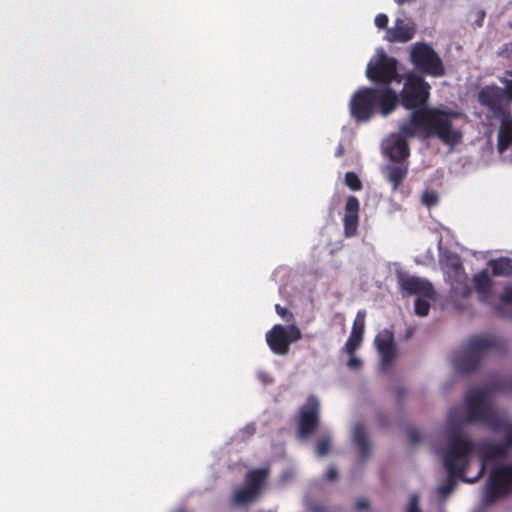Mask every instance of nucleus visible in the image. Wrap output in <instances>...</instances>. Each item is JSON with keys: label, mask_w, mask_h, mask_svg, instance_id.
<instances>
[{"label": "nucleus", "mask_w": 512, "mask_h": 512, "mask_svg": "<svg viewBox=\"0 0 512 512\" xmlns=\"http://www.w3.org/2000/svg\"><path fill=\"white\" fill-rule=\"evenodd\" d=\"M431 86L416 73H409L398 94V105L411 110L407 119L399 125V131L405 137L429 139L437 137L448 145H457L462 141V131L453 127V120L462 114L452 109L428 107Z\"/></svg>", "instance_id": "nucleus-1"}, {"label": "nucleus", "mask_w": 512, "mask_h": 512, "mask_svg": "<svg viewBox=\"0 0 512 512\" xmlns=\"http://www.w3.org/2000/svg\"><path fill=\"white\" fill-rule=\"evenodd\" d=\"M474 450L475 443L461 431L453 429L449 432L446 451L443 455L448 479L438 488L441 495L447 496L455 489L457 478L466 483H474L478 480L477 477L467 478L465 476Z\"/></svg>", "instance_id": "nucleus-2"}, {"label": "nucleus", "mask_w": 512, "mask_h": 512, "mask_svg": "<svg viewBox=\"0 0 512 512\" xmlns=\"http://www.w3.org/2000/svg\"><path fill=\"white\" fill-rule=\"evenodd\" d=\"M398 107V93L391 87H361L351 97L349 111L357 123L375 115L388 116Z\"/></svg>", "instance_id": "nucleus-3"}, {"label": "nucleus", "mask_w": 512, "mask_h": 512, "mask_svg": "<svg viewBox=\"0 0 512 512\" xmlns=\"http://www.w3.org/2000/svg\"><path fill=\"white\" fill-rule=\"evenodd\" d=\"M467 415L458 417L457 410L449 412L448 421L451 424H469L480 422L487 425L491 430L498 431L505 427V419L500 416L488 402V391L486 389H472L466 395Z\"/></svg>", "instance_id": "nucleus-4"}, {"label": "nucleus", "mask_w": 512, "mask_h": 512, "mask_svg": "<svg viewBox=\"0 0 512 512\" xmlns=\"http://www.w3.org/2000/svg\"><path fill=\"white\" fill-rule=\"evenodd\" d=\"M496 345V337L482 334L471 336L465 349L454 357L455 369L463 374L475 371Z\"/></svg>", "instance_id": "nucleus-5"}, {"label": "nucleus", "mask_w": 512, "mask_h": 512, "mask_svg": "<svg viewBox=\"0 0 512 512\" xmlns=\"http://www.w3.org/2000/svg\"><path fill=\"white\" fill-rule=\"evenodd\" d=\"M410 61L417 71L435 78L445 75V67L441 57L425 42H416L410 50Z\"/></svg>", "instance_id": "nucleus-6"}, {"label": "nucleus", "mask_w": 512, "mask_h": 512, "mask_svg": "<svg viewBox=\"0 0 512 512\" xmlns=\"http://www.w3.org/2000/svg\"><path fill=\"white\" fill-rule=\"evenodd\" d=\"M512 493V463L497 464L489 474L483 501L486 505L495 503L499 498Z\"/></svg>", "instance_id": "nucleus-7"}, {"label": "nucleus", "mask_w": 512, "mask_h": 512, "mask_svg": "<svg viewBox=\"0 0 512 512\" xmlns=\"http://www.w3.org/2000/svg\"><path fill=\"white\" fill-rule=\"evenodd\" d=\"M366 76L370 81L381 85L380 87H390L392 82L401 81L397 60L388 56L384 50H380L377 58L368 63Z\"/></svg>", "instance_id": "nucleus-8"}, {"label": "nucleus", "mask_w": 512, "mask_h": 512, "mask_svg": "<svg viewBox=\"0 0 512 512\" xmlns=\"http://www.w3.org/2000/svg\"><path fill=\"white\" fill-rule=\"evenodd\" d=\"M265 338L270 350L276 355L283 356L289 353L292 343L302 338V332L295 324H276L266 333Z\"/></svg>", "instance_id": "nucleus-9"}, {"label": "nucleus", "mask_w": 512, "mask_h": 512, "mask_svg": "<svg viewBox=\"0 0 512 512\" xmlns=\"http://www.w3.org/2000/svg\"><path fill=\"white\" fill-rule=\"evenodd\" d=\"M502 82L505 84L504 88L488 85L483 87L478 93L479 103L487 107L495 117L504 115V112L508 111L502 105L504 97L512 102V79H504Z\"/></svg>", "instance_id": "nucleus-10"}, {"label": "nucleus", "mask_w": 512, "mask_h": 512, "mask_svg": "<svg viewBox=\"0 0 512 512\" xmlns=\"http://www.w3.org/2000/svg\"><path fill=\"white\" fill-rule=\"evenodd\" d=\"M320 424V402L315 395H309L299 408L297 434L300 439L309 438Z\"/></svg>", "instance_id": "nucleus-11"}, {"label": "nucleus", "mask_w": 512, "mask_h": 512, "mask_svg": "<svg viewBox=\"0 0 512 512\" xmlns=\"http://www.w3.org/2000/svg\"><path fill=\"white\" fill-rule=\"evenodd\" d=\"M442 268L445 274L452 281V287L456 291L457 288L454 287V284L463 285L462 290L460 291V295L463 298H467L471 295V288L467 284V274L463 267L461 258L456 253H446L441 260Z\"/></svg>", "instance_id": "nucleus-12"}, {"label": "nucleus", "mask_w": 512, "mask_h": 512, "mask_svg": "<svg viewBox=\"0 0 512 512\" xmlns=\"http://www.w3.org/2000/svg\"><path fill=\"white\" fill-rule=\"evenodd\" d=\"M398 284L403 293L417 295L426 299L435 298V290L432 283L424 278L398 274Z\"/></svg>", "instance_id": "nucleus-13"}, {"label": "nucleus", "mask_w": 512, "mask_h": 512, "mask_svg": "<svg viewBox=\"0 0 512 512\" xmlns=\"http://www.w3.org/2000/svg\"><path fill=\"white\" fill-rule=\"evenodd\" d=\"M375 345L381 357L384 368L389 367L396 358L394 335L389 330H383L375 337Z\"/></svg>", "instance_id": "nucleus-14"}, {"label": "nucleus", "mask_w": 512, "mask_h": 512, "mask_svg": "<svg viewBox=\"0 0 512 512\" xmlns=\"http://www.w3.org/2000/svg\"><path fill=\"white\" fill-rule=\"evenodd\" d=\"M478 453L480 456V468L475 477L479 479L485 472L486 465L507 454V445L501 443L484 442L479 445Z\"/></svg>", "instance_id": "nucleus-15"}, {"label": "nucleus", "mask_w": 512, "mask_h": 512, "mask_svg": "<svg viewBox=\"0 0 512 512\" xmlns=\"http://www.w3.org/2000/svg\"><path fill=\"white\" fill-rule=\"evenodd\" d=\"M344 211V233L346 237H352L356 235L359 225L360 202L356 196L347 197Z\"/></svg>", "instance_id": "nucleus-16"}, {"label": "nucleus", "mask_w": 512, "mask_h": 512, "mask_svg": "<svg viewBox=\"0 0 512 512\" xmlns=\"http://www.w3.org/2000/svg\"><path fill=\"white\" fill-rule=\"evenodd\" d=\"M365 317L366 312L364 310H360L357 312V315L353 322L350 336L344 346L346 353L349 355L355 354L356 350L360 347L362 343L363 334L365 330Z\"/></svg>", "instance_id": "nucleus-17"}, {"label": "nucleus", "mask_w": 512, "mask_h": 512, "mask_svg": "<svg viewBox=\"0 0 512 512\" xmlns=\"http://www.w3.org/2000/svg\"><path fill=\"white\" fill-rule=\"evenodd\" d=\"M415 33L416 28L413 23L397 19L395 27L387 30L385 38L391 43H405L410 41Z\"/></svg>", "instance_id": "nucleus-18"}, {"label": "nucleus", "mask_w": 512, "mask_h": 512, "mask_svg": "<svg viewBox=\"0 0 512 512\" xmlns=\"http://www.w3.org/2000/svg\"><path fill=\"white\" fill-rule=\"evenodd\" d=\"M473 286L481 303H488L492 297L494 282L487 269L473 276Z\"/></svg>", "instance_id": "nucleus-19"}, {"label": "nucleus", "mask_w": 512, "mask_h": 512, "mask_svg": "<svg viewBox=\"0 0 512 512\" xmlns=\"http://www.w3.org/2000/svg\"><path fill=\"white\" fill-rule=\"evenodd\" d=\"M408 170V163H395L385 165L382 169V173L386 180L391 184L392 190L396 191L406 178Z\"/></svg>", "instance_id": "nucleus-20"}, {"label": "nucleus", "mask_w": 512, "mask_h": 512, "mask_svg": "<svg viewBox=\"0 0 512 512\" xmlns=\"http://www.w3.org/2000/svg\"><path fill=\"white\" fill-rule=\"evenodd\" d=\"M496 118L500 120L498 149L505 151L512 145V114L508 110L504 112V115H498Z\"/></svg>", "instance_id": "nucleus-21"}, {"label": "nucleus", "mask_w": 512, "mask_h": 512, "mask_svg": "<svg viewBox=\"0 0 512 512\" xmlns=\"http://www.w3.org/2000/svg\"><path fill=\"white\" fill-rule=\"evenodd\" d=\"M353 441L359 450V462L364 464L370 456L371 445L362 423H357L353 429Z\"/></svg>", "instance_id": "nucleus-22"}, {"label": "nucleus", "mask_w": 512, "mask_h": 512, "mask_svg": "<svg viewBox=\"0 0 512 512\" xmlns=\"http://www.w3.org/2000/svg\"><path fill=\"white\" fill-rule=\"evenodd\" d=\"M401 137L397 138L390 147L387 148V153L390 160L394 163H408L406 159L410 155L408 142L401 132Z\"/></svg>", "instance_id": "nucleus-23"}, {"label": "nucleus", "mask_w": 512, "mask_h": 512, "mask_svg": "<svg viewBox=\"0 0 512 512\" xmlns=\"http://www.w3.org/2000/svg\"><path fill=\"white\" fill-rule=\"evenodd\" d=\"M269 474V469L259 468L250 470L246 475V486L259 495Z\"/></svg>", "instance_id": "nucleus-24"}, {"label": "nucleus", "mask_w": 512, "mask_h": 512, "mask_svg": "<svg viewBox=\"0 0 512 512\" xmlns=\"http://www.w3.org/2000/svg\"><path fill=\"white\" fill-rule=\"evenodd\" d=\"M489 266L493 276H511L512 275V259L509 257H501L489 261Z\"/></svg>", "instance_id": "nucleus-25"}, {"label": "nucleus", "mask_w": 512, "mask_h": 512, "mask_svg": "<svg viewBox=\"0 0 512 512\" xmlns=\"http://www.w3.org/2000/svg\"><path fill=\"white\" fill-rule=\"evenodd\" d=\"M257 496L258 494L245 485L233 493L232 502L237 506H242L253 502Z\"/></svg>", "instance_id": "nucleus-26"}, {"label": "nucleus", "mask_w": 512, "mask_h": 512, "mask_svg": "<svg viewBox=\"0 0 512 512\" xmlns=\"http://www.w3.org/2000/svg\"><path fill=\"white\" fill-rule=\"evenodd\" d=\"M331 449V438L329 435L319 437L316 444V454L318 457L326 456Z\"/></svg>", "instance_id": "nucleus-27"}, {"label": "nucleus", "mask_w": 512, "mask_h": 512, "mask_svg": "<svg viewBox=\"0 0 512 512\" xmlns=\"http://www.w3.org/2000/svg\"><path fill=\"white\" fill-rule=\"evenodd\" d=\"M345 184L348 188H350L352 191H359L362 189L363 185L358 177V175L355 172H347L345 174Z\"/></svg>", "instance_id": "nucleus-28"}, {"label": "nucleus", "mask_w": 512, "mask_h": 512, "mask_svg": "<svg viewBox=\"0 0 512 512\" xmlns=\"http://www.w3.org/2000/svg\"><path fill=\"white\" fill-rule=\"evenodd\" d=\"M430 310V304L427 300L421 299L418 297L415 300V313L419 316H426L428 315Z\"/></svg>", "instance_id": "nucleus-29"}, {"label": "nucleus", "mask_w": 512, "mask_h": 512, "mask_svg": "<svg viewBox=\"0 0 512 512\" xmlns=\"http://www.w3.org/2000/svg\"><path fill=\"white\" fill-rule=\"evenodd\" d=\"M276 313L286 322L292 323L294 322V315L290 312L286 307L281 306L280 304L275 305Z\"/></svg>", "instance_id": "nucleus-30"}, {"label": "nucleus", "mask_w": 512, "mask_h": 512, "mask_svg": "<svg viewBox=\"0 0 512 512\" xmlns=\"http://www.w3.org/2000/svg\"><path fill=\"white\" fill-rule=\"evenodd\" d=\"M438 202V196L433 191H425L422 195V203L427 207H432Z\"/></svg>", "instance_id": "nucleus-31"}, {"label": "nucleus", "mask_w": 512, "mask_h": 512, "mask_svg": "<svg viewBox=\"0 0 512 512\" xmlns=\"http://www.w3.org/2000/svg\"><path fill=\"white\" fill-rule=\"evenodd\" d=\"M374 22H375V25L379 29H385V28H387L389 19L386 14L380 13V14L376 15Z\"/></svg>", "instance_id": "nucleus-32"}, {"label": "nucleus", "mask_w": 512, "mask_h": 512, "mask_svg": "<svg viewBox=\"0 0 512 512\" xmlns=\"http://www.w3.org/2000/svg\"><path fill=\"white\" fill-rule=\"evenodd\" d=\"M362 360L355 357L354 354L350 355V359L347 362V366L352 370H359L362 367Z\"/></svg>", "instance_id": "nucleus-33"}, {"label": "nucleus", "mask_w": 512, "mask_h": 512, "mask_svg": "<svg viewBox=\"0 0 512 512\" xmlns=\"http://www.w3.org/2000/svg\"><path fill=\"white\" fill-rule=\"evenodd\" d=\"M407 512H421L418 507V496L417 495L414 494L410 497Z\"/></svg>", "instance_id": "nucleus-34"}, {"label": "nucleus", "mask_w": 512, "mask_h": 512, "mask_svg": "<svg viewBox=\"0 0 512 512\" xmlns=\"http://www.w3.org/2000/svg\"><path fill=\"white\" fill-rule=\"evenodd\" d=\"M407 435L411 444H417L420 442V434L417 429H410Z\"/></svg>", "instance_id": "nucleus-35"}, {"label": "nucleus", "mask_w": 512, "mask_h": 512, "mask_svg": "<svg viewBox=\"0 0 512 512\" xmlns=\"http://www.w3.org/2000/svg\"><path fill=\"white\" fill-rule=\"evenodd\" d=\"M338 478V471L335 467L331 466L327 469L325 479L328 481H335Z\"/></svg>", "instance_id": "nucleus-36"}, {"label": "nucleus", "mask_w": 512, "mask_h": 512, "mask_svg": "<svg viewBox=\"0 0 512 512\" xmlns=\"http://www.w3.org/2000/svg\"><path fill=\"white\" fill-rule=\"evenodd\" d=\"M368 507H369V501L365 498L358 499L355 504V508L357 511L366 510V509H368Z\"/></svg>", "instance_id": "nucleus-37"}, {"label": "nucleus", "mask_w": 512, "mask_h": 512, "mask_svg": "<svg viewBox=\"0 0 512 512\" xmlns=\"http://www.w3.org/2000/svg\"><path fill=\"white\" fill-rule=\"evenodd\" d=\"M500 299L506 304H512V288L506 289Z\"/></svg>", "instance_id": "nucleus-38"}, {"label": "nucleus", "mask_w": 512, "mask_h": 512, "mask_svg": "<svg viewBox=\"0 0 512 512\" xmlns=\"http://www.w3.org/2000/svg\"><path fill=\"white\" fill-rule=\"evenodd\" d=\"M502 443L507 445V449L512 447V428L507 430L504 441Z\"/></svg>", "instance_id": "nucleus-39"}, {"label": "nucleus", "mask_w": 512, "mask_h": 512, "mask_svg": "<svg viewBox=\"0 0 512 512\" xmlns=\"http://www.w3.org/2000/svg\"><path fill=\"white\" fill-rule=\"evenodd\" d=\"M311 512H330L329 508L322 504H314L311 507Z\"/></svg>", "instance_id": "nucleus-40"}, {"label": "nucleus", "mask_w": 512, "mask_h": 512, "mask_svg": "<svg viewBox=\"0 0 512 512\" xmlns=\"http://www.w3.org/2000/svg\"><path fill=\"white\" fill-rule=\"evenodd\" d=\"M244 432H245L248 436H252V435L256 432L255 425H254V424H249V425H247V426L244 428Z\"/></svg>", "instance_id": "nucleus-41"}, {"label": "nucleus", "mask_w": 512, "mask_h": 512, "mask_svg": "<svg viewBox=\"0 0 512 512\" xmlns=\"http://www.w3.org/2000/svg\"><path fill=\"white\" fill-rule=\"evenodd\" d=\"M500 389L512 394V380L503 384Z\"/></svg>", "instance_id": "nucleus-42"}, {"label": "nucleus", "mask_w": 512, "mask_h": 512, "mask_svg": "<svg viewBox=\"0 0 512 512\" xmlns=\"http://www.w3.org/2000/svg\"><path fill=\"white\" fill-rule=\"evenodd\" d=\"M344 154V147L342 145H339L336 151V156L341 157Z\"/></svg>", "instance_id": "nucleus-43"}, {"label": "nucleus", "mask_w": 512, "mask_h": 512, "mask_svg": "<svg viewBox=\"0 0 512 512\" xmlns=\"http://www.w3.org/2000/svg\"><path fill=\"white\" fill-rule=\"evenodd\" d=\"M402 394H403V391H402V390H399V391H398V396H399V397H402Z\"/></svg>", "instance_id": "nucleus-44"}, {"label": "nucleus", "mask_w": 512, "mask_h": 512, "mask_svg": "<svg viewBox=\"0 0 512 512\" xmlns=\"http://www.w3.org/2000/svg\"><path fill=\"white\" fill-rule=\"evenodd\" d=\"M509 75H511V76H512V71H511V72H509Z\"/></svg>", "instance_id": "nucleus-45"}]
</instances>
